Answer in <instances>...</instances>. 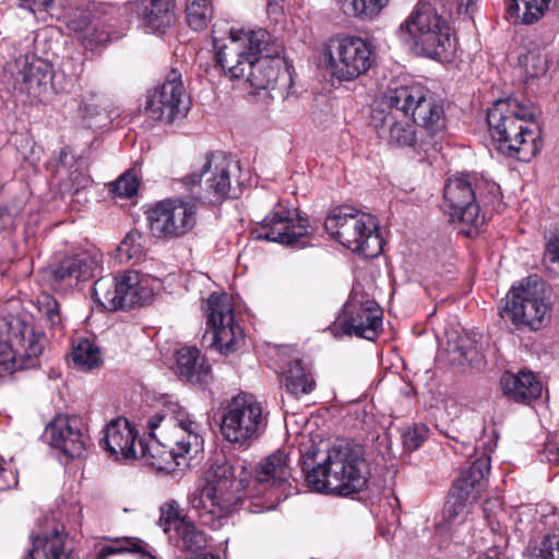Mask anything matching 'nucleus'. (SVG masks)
I'll return each mask as SVG.
<instances>
[{
    "mask_svg": "<svg viewBox=\"0 0 559 559\" xmlns=\"http://www.w3.org/2000/svg\"><path fill=\"white\" fill-rule=\"evenodd\" d=\"M250 464L241 457L216 459L211 465L205 484L199 486L189 497V503L200 522L213 530L224 525L227 515L240 501V492L253 486L252 492L276 489L287 483L290 476L288 455L276 451L260 461L252 478Z\"/></svg>",
    "mask_w": 559,
    "mask_h": 559,
    "instance_id": "f257e3e1",
    "label": "nucleus"
},
{
    "mask_svg": "<svg viewBox=\"0 0 559 559\" xmlns=\"http://www.w3.org/2000/svg\"><path fill=\"white\" fill-rule=\"evenodd\" d=\"M216 64L230 80H243L254 90L274 88L280 67L276 58L283 51L282 43L263 28L230 27L226 36L213 29Z\"/></svg>",
    "mask_w": 559,
    "mask_h": 559,
    "instance_id": "f03ea898",
    "label": "nucleus"
},
{
    "mask_svg": "<svg viewBox=\"0 0 559 559\" xmlns=\"http://www.w3.org/2000/svg\"><path fill=\"white\" fill-rule=\"evenodd\" d=\"M147 428L152 441L144 444L146 453L142 457H150L158 471L171 473L187 466V456L191 451L198 452L203 443L201 424L178 405L150 417Z\"/></svg>",
    "mask_w": 559,
    "mask_h": 559,
    "instance_id": "7ed1b4c3",
    "label": "nucleus"
},
{
    "mask_svg": "<svg viewBox=\"0 0 559 559\" xmlns=\"http://www.w3.org/2000/svg\"><path fill=\"white\" fill-rule=\"evenodd\" d=\"M362 448L345 439L335 440L323 462L307 472L308 487L316 492L350 496L367 485Z\"/></svg>",
    "mask_w": 559,
    "mask_h": 559,
    "instance_id": "20e7f679",
    "label": "nucleus"
},
{
    "mask_svg": "<svg viewBox=\"0 0 559 559\" xmlns=\"http://www.w3.org/2000/svg\"><path fill=\"white\" fill-rule=\"evenodd\" d=\"M535 116L534 109L515 98L498 99L487 111L496 148L508 157L531 160L540 150V142L530 128Z\"/></svg>",
    "mask_w": 559,
    "mask_h": 559,
    "instance_id": "39448f33",
    "label": "nucleus"
},
{
    "mask_svg": "<svg viewBox=\"0 0 559 559\" xmlns=\"http://www.w3.org/2000/svg\"><path fill=\"white\" fill-rule=\"evenodd\" d=\"M399 34L430 59L449 61L455 55L456 41L452 28L437 12L431 0L418 1L412 14L400 25Z\"/></svg>",
    "mask_w": 559,
    "mask_h": 559,
    "instance_id": "423d86ee",
    "label": "nucleus"
},
{
    "mask_svg": "<svg viewBox=\"0 0 559 559\" xmlns=\"http://www.w3.org/2000/svg\"><path fill=\"white\" fill-rule=\"evenodd\" d=\"M499 186L476 174L460 175L448 179L444 188V210L453 223L463 226L462 231L472 236L485 222L480 202L487 194H497Z\"/></svg>",
    "mask_w": 559,
    "mask_h": 559,
    "instance_id": "0eeeda50",
    "label": "nucleus"
},
{
    "mask_svg": "<svg viewBox=\"0 0 559 559\" xmlns=\"http://www.w3.org/2000/svg\"><path fill=\"white\" fill-rule=\"evenodd\" d=\"M119 8L105 3H82L73 7L66 17L67 28L90 50L122 37L127 29Z\"/></svg>",
    "mask_w": 559,
    "mask_h": 559,
    "instance_id": "6e6552de",
    "label": "nucleus"
},
{
    "mask_svg": "<svg viewBox=\"0 0 559 559\" xmlns=\"http://www.w3.org/2000/svg\"><path fill=\"white\" fill-rule=\"evenodd\" d=\"M324 228L341 245L365 258L378 257L382 251L378 224L370 214L340 206L330 212Z\"/></svg>",
    "mask_w": 559,
    "mask_h": 559,
    "instance_id": "1a4fd4ad",
    "label": "nucleus"
},
{
    "mask_svg": "<svg viewBox=\"0 0 559 559\" xmlns=\"http://www.w3.org/2000/svg\"><path fill=\"white\" fill-rule=\"evenodd\" d=\"M322 62L331 78L352 82L366 74L376 62L372 45L356 35L337 34L322 47Z\"/></svg>",
    "mask_w": 559,
    "mask_h": 559,
    "instance_id": "9d476101",
    "label": "nucleus"
},
{
    "mask_svg": "<svg viewBox=\"0 0 559 559\" xmlns=\"http://www.w3.org/2000/svg\"><path fill=\"white\" fill-rule=\"evenodd\" d=\"M266 426L267 413L262 403L254 395L241 392L224 407L219 430L224 440L247 449L261 437Z\"/></svg>",
    "mask_w": 559,
    "mask_h": 559,
    "instance_id": "9b49d317",
    "label": "nucleus"
},
{
    "mask_svg": "<svg viewBox=\"0 0 559 559\" xmlns=\"http://www.w3.org/2000/svg\"><path fill=\"white\" fill-rule=\"evenodd\" d=\"M381 105L412 116L413 123L421 127L430 138L443 131L445 127L444 109L428 90L419 84L390 88Z\"/></svg>",
    "mask_w": 559,
    "mask_h": 559,
    "instance_id": "f8f14e48",
    "label": "nucleus"
},
{
    "mask_svg": "<svg viewBox=\"0 0 559 559\" xmlns=\"http://www.w3.org/2000/svg\"><path fill=\"white\" fill-rule=\"evenodd\" d=\"M500 316L516 329H542L550 319V306L544 295V284L537 277H527L513 286L506 297Z\"/></svg>",
    "mask_w": 559,
    "mask_h": 559,
    "instance_id": "ddd939ff",
    "label": "nucleus"
},
{
    "mask_svg": "<svg viewBox=\"0 0 559 559\" xmlns=\"http://www.w3.org/2000/svg\"><path fill=\"white\" fill-rule=\"evenodd\" d=\"M476 433L471 437L462 436L456 440L453 449L456 453L465 455L472 461L471 466L461 474L453 487L467 491L477 499L485 486L486 476L490 472V455L497 442L491 435L486 433V428L480 419L475 423Z\"/></svg>",
    "mask_w": 559,
    "mask_h": 559,
    "instance_id": "4468645a",
    "label": "nucleus"
},
{
    "mask_svg": "<svg viewBox=\"0 0 559 559\" xmlns=\"http://www.w3.org/2000/svg\"><path fill=\"white\" fill-rule=\"evenodd\" d=\"M190 197H175L162 200L151 209L148 221L154 235L165 238H180L197 224L198 203L203 195L188 189Z\"/></svg>",
    "mask_w": 559,
    "mask_h": 559,
    "instance_id": "2eb2a0df",
    "label": "nucleus"
},
{
    "mask_svg": "<svg viewBox=\"0 0 559 559\" xmlns=\"http://www.w3.org/2000/svg\"><path fill=\"white\" fill-rule=\"evenodd\" d=\"M238 166L223 154H211L201 173H192L181 182L187 189H194L204 199L216 200L238 198L241 192L240 182L236 177Z\"/></svg>",
    "mask_w": 559,
    "mask_h": 559,
    "instance_id": "dca6fc26",
    "label": "nucleus"
},
{
    "mask_svg": "<svg viewBox=\"0 0 559 559\" xmlns=\"http://www.w3.org/2000/svg\"><path fill=\"white\" fill-rule=\"evenodd\" d=\"M10 341H0V378L14 371L35 368L44 346L33 328L21 320L9 323Z\"/></svg>",
    "mask_w": 559,
    "mask_h": 559,
    "instance_id": "f3484780",
    "label": "nucleus"
},
{
    "mask_svg": "<svg viewBox=\"0 0 559 559\" xmlns=\"http://www.w3.org/2000/svg\"><path fill=\"white\" fill-rule=\"evenodd\" d=\"M7 72L14 94L25 97L29 103L43 102L49 94L52 80L51 66L36 57L25 53L8 63Z\"/></svg>",
    "mask_w": 559,
    "mask_h": 559,
    "instance_id": "a211bd4d",
    "label": "nucleus"
},
{
    "mask_svg": "<svg viewBox=\"0 0 559 559\" xmlns=\"http://www.w3.org/2000/svg\"><path fill=\"white\" fill-rule=\"evenodd\" d=\"M190 97L183 86L181 73L173 69L165 81L147 92L145 112L157 121L171 123L186 116Z\"/></svg>",
    "mask_w": 559,
    "mask_h": 559,
    "instance_id": "6ab92c4d",
    "label": "nucleus"
},
{
    "mask_svg": "<svg viewBox=\"0 0 559 559\" xmlns=\"http://www.w3.org/2000/svg\"><path fill=\"white\" fill-rule=\"evenodd\" d=\"M310 235L307 218L301 217L297 209L281 203L265 216L257 230V239L298 248L308 246Z\"/></svg>",
    "mask_w": 559,
    "mask_h": 559,
    "instance_id": "aec40b11",
    "label": "nucleus"
},
{
    "mask_svg": "<svg viewBox=\"0 0 559 559\" xmlns=\"http://www.w3.org/2000/svg\"><path fill=\"white\" fill-rule=\"evenodd\" d=\"M330 330L335 336L355 335L373 341L382 331V310L374 300L352 298Z\"/></svg>",
    "mask_w": 559,
    "mask_h": 559,
    "instance_id": "412c9836",
    "label": "nucleus"
},
{
    "mask_svg": "<svg viewBox=\"0 0 559 559\" xmlns=\"http://www.w3.org/2000/svg\"><path fill=\"white\" fill-rule=\"evenodd\" d=\"M207 325L213 332V343L221 353L237 350L243 342V332L235 322L231 297L212 294L206 300Z\"/></svg>",
    "mask_w": 559,
    "mask_h": 559,
    "instance_id": "4be33fe9",
    "label": "nucleus"
},
{
    "mask_svg": "<svg viewBox=\"0 0 559 559\" xmlns=\"http://www.w3.org/2000/svg\"><path fill=\"white\" fill-rule=\"evenodd\" d=\"M49 444L70 459H80L86 451L88 437L78 417L57 415L46 427Z\"/></svg>",
    "mask_w": 559,
    "mask_h": 559,
    "instance_id": "5701e85b",
    "label": "nucleus"
},
{
    "mask_svg": "<svg viewBox=\"0 0 559 559\" xmlns=\"http://www.w3.org/2000/svg\"><path fill=\"white\" fill-rule=\"evenodd\" d=\"M374 108L370 117V124L379 139L392 147H415L418 135L413 122L399 120L393 109Z\"/></svg>",
    "mask_w": 559,
    "mask_h": 559,
    "instance_id": "b1692460",
    "label": "nucleus"
},
{
    "mask_svg": "<svg viewBox=\"0 0 559 559\" xmlns=\"http://www.w3.org/2000/svg\"><path fill=\"white\" fill-rule=\"evenodd\" d=\"M102 255L98 252L83 250L63 258L52 271L56 283L67 287L76 286L94 277L100 267Z\"/></svg>",
    "mask_w": 559,
    "mask_h": 559,
    "instance_id": "393cba45",
    "label": "nucleus"
},
{
    "mask_svg": "<svg viewBox=\"0 0 559 559\" xmlns=\"http://www.w3.org/2000/svg\"><path fill=\"white\" fill-rule=\"evenodd\" d=\"M102 443L108 452L124 459H139L146 453L134 427L126 418L112 419L107 425Z\"/></svg>",
    "mask_w": 559,
    "mask_h": 559,
    "instance_id": "a878e982",
    "label": "nucleus"
},
{
    "mask_svg": "<svg viewBox=\"0 0 559 559\" xmlns=\"http://www.w3.org/2000/svg\"><path fill=\"white\" fill-rule=\"evenodd\" d=\"M29 538L32 547L23 559H72L73 544L62 528L53 527Z\"/></svg>",
    "mask_w": 559,
    "mask_h": 559,
    "instance_id": "bb28decb",
    "label": "nucleus"
},
{
    "mask_svg": "<svg viewBox=\"0 0 559 559\" xmlns=\"http://www.w3.org/2000/svg\"><path fill=\"white\" fill-rule=\"evenodd\" d=\"M118 287H120V309L144 306L151 302L154 297L151 280L141 276L135 271H126L118 274Z\"/></svg>",
    "mask_w": 559,
    "mask_h": 559,
    "instance_id": "cd10ccee",
    "label": "nucleus"
},
{
    "mask_svg": "<svg viewBox=\"0 0 559 559\" xmlns=\"http://www.w3.org/2000/svg\"><path fill=\"white\" fill-rule=\"evenodd\" d=\"M175 0H138V14L147 32H164L174 20Z\"/></svg>",
    "mask_w": 559,
    "mask_h": 559,
    "instance_id": "c85d7f7f",
    "label": "nucleus"
},
{
    "mask_svg": "<svg viewBox=\"0 0 559 559\" xmlns=\"http://www.w3.org/2000/svg\"><path fill=\"white\" fill-rule=\"evenodd\" d=\"M500 384L504 395L521 403L539 397L543 390L542 383L528 371L504 372Z\"/></svg>",
    "mask_w": 559,
    "mask_h": 559,
    "instance_id": "c756f323",
    "label": "nucleus"
},
{
    "mask_svg": "<svg viewBox=\"0 0 559 559\" xmlns=\"http://www.w3.org/2000/svg\"><path fill=\"white\" fill-rule=\"evenodd\" d=\"M177 372L191 383H207L211 379V367L194 346L182 347L177 352Z\"/></svg>",
    "mask_w": 559,
    "mask_h": 559,
    "instance_id": "7c9ffc66",
    "label": "nucleus"
},
{
    "mask_svg": "<svg viewBox=\"0 0 559 559\" xmlns=\"http://www.w3.org/2000/svg\"><path fill=\"white\" fill-rule=\"evenodd\" d=\"M551 0H508L506 19L514 24H533L548 9Z\"/></svg>",
    "mask_w": 559,
    "mask_h": 559,
    "instance_id": "2f4dec72",
    "label": "nucleus"
},
{
    "mask_svg": "<svg viewBox=\"0 0 559 559\" xmlns=\"http://www.w3.org/2000/svg\"><path fill=\"white\" fill-rule=\"evenodd\" d=\"M282 382L286 392L295 397L310 394L316 386L311 371L304 366L301 360H295L288 366Z\"/></svg>",
    "mask_w": 559,
    "mask_h": 559,
    "instance_id": "473e14b6",
    "label": "nucleus"
},
{
    "mask_svg": "<svg viewBox=\"0 0 559 559\" xmlns=\"http://www.w3.org/2000/svg\"><path fill=\"white\" fill-rule=\"evenodd\" d=\"M70 358L73 366L82 371L98 368L103 362L99 347L87 338H79L73 343Z\"/></svg>",
    "mask_w": 559,
    "mask_h": 559,
    "instance_id": "72a5a7b5",
    "label": "nucleus"
},
{
    "mask_svg": "<svg viewBox=\"0 0 559 559\" xmlns=\"http://www.w3.org/2000/svg\"><path fill=\"white\" fill-rule=\"evenodd\" d=\"M72 163L76 164L74 156L66 148L61 150L59 153V166L69 168L68 179L62 182V189L70 194H78L92 185V179L79 165L71 169L73 167Z\"/></svg>",
    "mask_w": 559,
    "mask_h": 559,
    "instance_id": "f704fd0d",
    "label": "nucleus"
},
{
    "mask_svg": "<svg viewBox=\"0 0 559 559\" xmlns=\"http://www.w3.org/2000/svg\"><path fill=\"white\" fill-rule=\"evenodd\" d=\"M93 296L98 304L108 310L120 309L121 301L119 300L120 287H118V275L97 280L93 285Z\"/></svg>",
    "mask_w": 559,
    "mask_h": 559,
    "instance_id": "c9c22d12",
    "label": "nucleus"
},
{
    "mask_svg": "<svg viewBox=\"0 0 559 559\" xmlns=\"http://www.w3.org/2000/svg\"><path fill=\"white\" fill-rule=\"evenodd\" d=\"M145 254V237L135 229L130 230L117 247L116 258L120 263H138Z\"/></svg>",
    "mask_w": 559,
    "mask_h": 559,
    "instance_id": "e433bc0d",
    "label": "nucleus"
},
{
    "mask_svg": "<svg viewBox=\"0 0 559 559\" xmlns=\"http://www.w3.org/2000/svg\"><path fill=\"white\" fill-rule=\"evenodd\" d=\"M476 499L467 491L453 487L445 502L444 515L449 523H461L468 513V504Z\"/></svg>",
    "mask_w": 559,
    "mask_h": 559,
    "instance_id": "4c0bfd02",
    "label": "nucleus"
},
{
    "mask_svg": "<svg viewBox=\"0 0 559 559\" xmlns=\"http://www.w3.org/2000/svg\"><path fill=\"white\" fill-rule=\"evenodd\" d=\"M147 544L135 537H121L112 540L110 545L103 546L97 552V559H108V557L124 552H139L143 558L148 559Z\"/></svg>",
    "mask_w": 559,
    "mask_h": 559,
    "instance_id": "58836bf2",
    "label": "nucleus"
},
{
    "mask_svg": "<svg viewBox=\"0 0 559 559\" xmlns=\"http://www.w3.org/2000/svg\"><path fill=\"white\" fill-rule=\"evenodd\" d=\"M344 13L359 19L376 17L389 3V0H337Z\"/></svg>",
    "mask_w": 559,
    "mask_h": 559,
    "instance_id": "ea45409f",
    "label": "nucleus"
},
{
    "mask_svg": "<svg viewBox=\"0 0 559 559\" xmlns=\"http://www.w3.org/2000/svg\"><path fill=\"white\" fill-rule=\"evenodd\" d=\"M447 352L449 362L459 367L474 365L480 360L478 352L471 345L467 337H459L455 342H449Z\"/></svg>",
    "mask_w": 559,
    "mask_h": 559,
    "instance_id": "a19ab883",
    "label": "nucleus"
},
{
    "mask_svg": "<svg viewBox=\"0 0 559 559\" xmlns=\"http://www.w3.org/2000/svg\"><path fill=\"white\" fill-rule=\"evenodd\" d=\"M212 16L213 7L210 0H187L186 17L192 29H204L212 20Z\"/></svg>",
    "mask_w": 559,
    "mask_h": 559,
    "instance_id": "79ce46f5",
    "label": "nucleus"
},
{
    "mask_svg": "<svg viewBox=\"0 0 559 559\" xmlns=\"http://www.w3.org/2000/svg\"><path fill=\"white\" fill-rule=\"evenodd\" d=\"M37 309L40 313V319L48 329L55 332L62 330L60 306L53 296L49 294L40 295L37 298Z\"/></svg>",
    "mask_w": 559,
    "mask_h": 559,
    "instance_id": "37998d69",
    "label": "nucleus"
},
{
    "mask_svg": "<svg viewBox=\"0 0 559 559\" xmlns=\"http://www.w3.org/2000/svg\"><path fill=\"white\" fill-rule=\"evenodd\" d=\"M518 60L519 67L527 78H538L547 72V56L539 48H534L525 53H521Z\"/></svg>",
    "mask_w": 559,
    "mask_h": 559,
    "instance_id": "c03bdc74",
    "label": "nucleus"
},
{
    "mask_svg": "<svg viewBox=\"0 0 559 559\" xmlns=\"http://www.w3.org/2000/svg\"><path fill=\"white\" fill-rule=\"evenodd\" d=\"M177 534L180 536L185 548L191 552L202 550L209 544L206 534L199 530L192 522L181 523Z\"/></svg>",
    "mask_w": 559,
    "mask_h": 559,
    "instance_id": "a18cd8bd",
    "label": "nucleus"
},
{
    "mask_svg": "<svg viewBox=\"0 0 559 559\" xmlns=\"http://www.w3.org/2000/svg\"><path fill=\"white\" fill-rule=\"evenodd\" d=\"M530 559H559V534L545 536L538 545L528 546Z\"/></svg>",
    "mask_w": 559,
    "mask_h": 559,
    "instance_id": "49530a36",
    "label": "nucleus"
},
{
    "mask_svg": "<svg viewBox=\"0 0 559 559\" xmlns=\"http://www.w3.org/2000/svg\"><path fill=\"white\" fill-rule=\"evenodd\" d=\"M60 0H19V5L32 12L38 20L47 16L59 19L58 2Z\"/></svg>",
    "mask_w": 559,
    "mask_h": 559,
    "instance_id": "de8ad7c7",
    "label": "nucleus"
},
{
    "mask_svg": "<svg viewBox=\"0 0 559 559\" xmlns=\"http://www.w3.org/2000/svg\"><path fill=\"white\" fill-rule=\"evenodd\" d=\"M138 189L139 180L133 169L127 170L110 183V192L119 198H131L138 192Z\"/></svg>",
    "mask_w": 559,
    "mask_h": 559,
    "instance_id": "09e8293b",
    "label": "nucleus"
},
{
    "mask_svg": "<svg viewBox=\"0 0 559 559\" xmlns=\"http://www.w3.org/2000/svg\"><path fill=\"white\" fill-rule=\"evenodd\" d=\"M159 511L160 515L158 524L163 527L165 533H168L171 527L178 532L180 524L188 522L180 518L179 504L176 501H170L163 504Z\"/></svg>",
    "mask_w": 559,
    "mask_h": 559,
    "instance_id": "8fccbe9b",
    "label": "nucleus"
},
{
    "mask_svg": "<svg viewBox=\"0 0 559 559\" xmlns=\"http://www.w3.org/2000/svg\"><path fill=\"white\" fill-rule=\"evenodd\" d=\"M428 432L429 429L424 424H415L412 427H407L402 432L404 447L409 451L418 449L428 438Z\"/></svg>",
    "mask_w": 559,
    "mask_h": 559,
    "instance_id": "3c124183",
    "label": "nucleus"
},
{
    "mask_svg": "<svg viewBox=\"0 0 559 559\" xmlns=\"http://www.w3.org/2000/svg\"><path fill=\"white\" fill-rule=\"evenodd\" d=\"M543 455L550 463H559V443L548 440L544 445Z\"/></svg>",
    "mask_w": 559,
    "mask_h": 559,
    "instance_id": "603ef678",
    "label": "nucleus"
},
{
    "mask_svg": "<svg viewBox=\"0 0 559 559\" xmlns=\"http://www.w3.org/2000/svg\"><path fill=\"white\" fill-rule=\"evenodd\" d=\"M501 509V504L498 499H489L486 500L484 503V513L488 521V524L490 525L491 530L495 532L496 528L493 527V522L491 520V516H496V511Z\"/></svg>",
    "mask_w": 559,
    "mask_h": 559,
    "instance_id": "864d4df0",
    "label": "nucleus"
},
{
    "mask_svg": "<svg viewBox=\"0 0 559 559\" xmlns=\"http://www.w3.org/2000/svg\"><path fill=\"white\" fill-rule=\"evenodd\" d=\"M17 483L16 476L12 471H8L0 465V490H5Z\"/></svg>",
    "mask_w": 559,
    "mask_h": 559,
    "instance_id": "5fc2aeb1",
    "label": "nucleus"
},
{
    "mask_svg": "<svg viewBox=\"0 0 559 559\" xmlns=\"http://www.w3.org/2000/svg\"><path fill=\"white\" fill-rule=\"evenodd\" d=\"M547 253L552 262H559V228L548 241Z\"/></svg>",
    "mask_w": 559,
    "mask_h": 559,
    "instance_id": "6e6d98bb",
    "label": "nucleus"
},
{
    "mask_svg": "<svg viewBox=\"0 0 559 559\" xmlns=\"http://www.w3.org/2000/svg\"><path fill=\"white\" fill-rule=\"evenodd\" d=\"M40 147L35 144L29 145V155H24V159L31 165L36 166L40 159Z\"/></svg>",
    "mask_w": 559,
    "mask_h": 559,
    "instance_id": "4d7b16f0",
    "label": "nucleus"
},
{
    "mask_svg": "<svg viewBox=\"0 0 559 559\" xmlns=\"http://www.w3.org/2000/svg\"><path fill=\"white\" fill-rule=\"evenodd\" d=\"M476 0H460V8H465V12L468 11V9L475 4Z\"/></svg>",
    "mask_w": 559,
    "mask_h": 559,
    "instance_id": "13d9d810",
    "label": "nucleus"
},
{
    "mask_svg": "<svg viewBox=\"0 0 559 559\" xmlns=\"http://www.w3.org/2000/svg\"><path fill=\"white\" fill-rule=\"evenodd\" d=\"M5 216H9L8 210L0 207V221L3 219Z\"/></svg>",
    "mask_w": 559,
    "mask_h": 559,
    "instance_id": "bf43d9fd",
    "label": "nucleus"
},
{
    "mask_svg": "<svg viewBox=\"0 0 559 559\" xmlns=\"http://www.w3.org/2000/svg\"><path fill=\"white\" fill-rule=\"evenodd\" d=\"M275 9H276V8H275V5H274V4H272V3H270V4L267 5V10H269V12H274V11H275Z\"/></svg>",
    "mask_w": 559,
    "mask_h": 559,
    "instance_id": "052dcab7",
    "label": "nucleus"
},
{
    "mask_svg": "<svg viewBox=\"0 0 559 559\" xmlns=\"http://www.w3.org/2000/svg\"><path fill=\"white\" fill-rule=\"evenodd\" d=\"M148 559H156L153 555H148Z\"/></svg>",
    "mask_w": 559,
    "mask_h": 559,
    "instance_id": "680f3d73",
    "label": "nucleus"
}]
</instances>
